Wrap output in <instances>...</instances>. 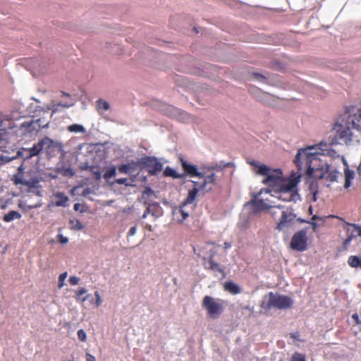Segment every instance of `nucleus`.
<instances>
[{
	"label": "nucleus",
	"mask_w": 361,
	"mask_h": 361,
	"mask_svg": "<svg viewBox=\"0 0 361 361\" xmlns=\"http://www.w3.org/2000/svg\"><path fill=\"white\" fill-rule=\"evenodd\" d=\"M334 142L322 141L317 145H310L298 149L294 159L297 168L302 171L307 167V173L312 175L319 179H325L329 182L337 181L339 172L336 169H332L325 161L318 158L319 155L328 156L332 158L338 157L336 151L332 149Z\"/></svg>",
	"instance_id": "nucleus-1"
},
{
	"label": "nucleus",
	"mask_w": 361,
	"mask_h": 361,
	"mask_svg": "<svg viewBox=\"0 0 361 361\" xmlns=\"http://www.w3.org/2000/svg\"><path fill=\"white\" fill-rule=\"evenodd\" d=\"M360 123H361V106L348 108L334 125L336 142L339 144H350L352 141V130H361Z\"/></svg>",
	"instance_id": "nucleus-2"
},
{
	"label": "nucleus",
	"mask_w": 361,
	"mask_h": 361,
	"mask_svg": "<svg viewBox=\"0 0 361 361\" xmlns=\"http://www.w3.org/2000/svg\"><path fill=\"white\" fill-rule=\"evenodd\" d=\"M271 191L269 188L262 189L260 191L253 195V198L244 204L245 208H249L250 215H257L262 211L277 208L283 209L284 206L282 204H276L274 200L269 198H259V197L264 194H269Z\"/></svg>",
	"instance_id": "nucleus-3"
},
{
	"label": "nucleus",
	"mask_w": 361,
	"mask_h": 361,
	"mask_svg": "<svg viewBox=\"0 0 361 361\" xmlns=\"http://www.w3.org/2000/svg\"><path fill=\"white\" fill-rule=\"evenodd\" d=\"M301 176V173L295 177L294 175H292L286 183L279 188L274 189V191L270 193L271 196L276 197L279 200H281L283 202H296L298 200H300V197L295 188L300 181Z\"/></svg>",
	"instance_id": "nucleus-4"
},
{
	"label": "nucleus",
	"mask_w": 361,
	"mask_h": 361,
	"mask_svg": "<svg viewBox=\"0 0 361 361\" xmlns=\"http://www.w3.org/2000/svg\"><path fill=\"white\" fill-rule=\"evenodd\" d=\"M293 304L294 301L290 297L277 293L269 292L264 297L262 307L264 310H271L272 308L287 310L291 308Z\"/></svg>",
	"instance_id": "nucleus-5"
},
{
	"label": "nucleus",
	"mask_w": 361,
	"mask_h": 361,
	"mask_svg": "<svg viewBox=\"0 0 361 361\" xmlns=\"http://www.w3.org/2000/svg\"><path fill=\"white\" fill-rule=\"evenodd\" d=\"M261 176H265V178L262 180V183L267 185L271 192L274 189L279 188L281 185L286 183L282 176V171L280 169H271L268 166V171L266 174H260Z\"/></svg>",
	"instance_id": "nucleus-6"
},
{
	"label": "nucleus",
	"mask_w": 361,
	"mask_h": 361,
	"mask_svg": "<svg viewBox=\"0 0 361 361\" xmlns=\"http://www.w3.org/2000/svg\"><path fill=\"white\" fill-rule=\"evenodd\" d=\"M224 301L221 299L214 298L209 295H206L203 298L202 307L212 318L219 317L224 310Z\"/></svg>",
	"instance_id": "nucleus-7"
},
{
	"label": "nucleus",
	"mask_w": 361,
	"mask_h": 361,
	"mask_svg": "<svg viewBox=\"0 0 361 361\" xmlns=\"http://www.w3.org/2000/svg\"><path fill=\"white\" fill-rule=\"evenodd\" d=\"M139 169H147L150 176H155L163 169V164L154 157L146 156L138 159Z\"/></svg>",
	"instance_id": "nucleus-8"
},
{
	"label": "nucleus",
	"mask_w": 361,
	"mask_h": 361,
	"mask_svg": "<svg viewBox=\"0 0 361 361\" xmlns=\"http://www.w3.org/2000/svg\"><path fill=\"white\" fill-rule=\"evenodd\" d=\"M307 229L296 232L292 237L290 247L293 250L302 252L307 249Z\"/></svg>",
	"instance_id": "nucleus-9"
},
{
	"label": "nucleus",
	"mask_w": 361,
	"mask_h": 361,
	"mask_svg": "<svg viewBox=\"0 0 361 361\" xmlns=\"http://www.w3.org/2000/svg\"><path fill=\"white\" fill-rule=\"evenodd\" d=\"M295 218L296 215L292 212L283 210L281 217L276 228L279 231H288L295 224Z\"/></svg>",
	"instance_id": "nucleus-10"
},
{
	"label": "nucleus",
	"mask_w": 361,
	"mask_h": 361,
	"mask_svg": "<svg viewBox=\"0 0 361 361\" xmlns=\"http://www.w3.org/2000/svg\"><path fill=\"white\" fill-rule=\"evenodd\" d=\"M159 110L169 116L177 118L180 121H185L188 117L185 111L166 103H161Z\"/></svg>",
	"instance_id": "nucleus-11"
},
{
	"label": "nucleus",
	"mask_w": 361,
	"mask_h": 361,
	"mask_svg": "<svg viewBox=\"0 0 361 361\" xmlns=\"http://www.w3.org/2000/svg\"><path fill=\"white\" fill-rule=\"evenodd\" d=\"M41 143L43 149H45L48 154H51L55 150H57L63 155L66 154V152L63 149V145L60 141L54 140L49 137H44L41 140Z\"/></svg>",
	"instance_id": "nucleus-12"
},
{
	"label": "nucleus",
	"mask_w": 361,
	"mask_h": 361,
	"mask_svg": "<svg viewBox=\"0 0 361 361\" xmlns=\"http://www.w3.org/2000/svg\"><path fill=\"white\" fill-rule=\"evenodd\" d=\"M74 104H75L74 102H71L70 104L61 103V102L56 103L54 101H52L50 105L47 106L45 107L37 106L36 111H42L44 113L47 114L49 112V111H51V114L49 116L50 119H51L52 118L53 115L59 111V106H61L63 108H69V107L74 106Z\"/></svg>",
	"instance_id": "nucleus-13"
},
{
	"label": "nucleus",
	"mask_w": 361,
	"mask_h": 361,
	"mask_svg": "<svg viewBox=\"0 0 361 361\" xmlns=\"http://www.w3.org/2000/svg\"><path fill=\"white\" fill-rule=\"evenodd\" d=\"M180 162L184 171V173L183 174H185V176H189L190 177L199 178L204 177V173L200 172L198 171L197 166L188 163L183 158H180Z\"/></svg>",
	"instance_id": "nucleus-14"
},
{
	"label": "nucleus",
	"mask_w": 361,
	"mask_h": 361,
	"mask_svg": "<svg viewBox=\"0 0 361 361\" xmlns=\"http://www.w3.org/2000/svg\"><path fill=\"white\" fill-rule=\"evenodd\" d=\"M20 128L31 135H36L41 129L34 116L20 124Z\"/></svg>",
	"instance_id": "nucleus-15"
},
{
	"label": "nucleus",
	"mask_w": 361,
	"mask_h": 361,
	"mask_svg": "<svg viewBox=\"0 0 361 361\" xmlns=\"http://www.w3.org/2000/svg\"><path fill=\"white\" fill-rule=\"evenodd\" d=\"M298 170L300 172L299 174L300 173L302 174V171H305V174L307 176V180L305 181V184L307 187V189H308L310 193L318 192L319 185H318L317 181L316 180V179H317V178L315 177L314 172H313L312 175H308L307 173V167H304L302 171H300L298 169ZM318 180H319V179L318 178Z\"/></svg>",
	"instance_id": "nucleus-16"
},
{
	"label": "nucleus",
	"mask_w": 361,
	"mask_h": 361,
	"mask_svg": "<svg viewBox=\"0 0 361 361\" xmlns=\"http://www.w3.org/2000/svg\"><path fill=\"white\" fill-rule=\"evenodd\" d=\"M137 169H139L138 159L135 161L121 164L118 167V170L120 173L130 175L137 171Z\"/></svg>",
	"instance_id": "nucleus-17"
},
{
	"label": "nucleus",
	"mask_w": 361,
	"mask_h": 361,
	"mask_svg": "<svg viewBox=\"0 0 361 361\" xmlns=\"http://www.w3.org/2000/svg\"><path fill=\"white\" fill-rule=\"evenodd\" d=\"M43 150L41 140L37 143L33 145L30 148L24 149L23 154H25V159H30L32 157L38 155Z\"/></svg>",
	"instance_id": "nucleus-18"
},
{
	"label": "nucleus",
	"mask_w": 361,
	"mask_h": 361,
	"mask_svg": "<svg viewBox=\"0 0 361 361\" xmlns=\"http://www.w3.org/2000/svg\"><path fill=\"white\" fill-rule=\"evenodd\" d=\"M202 178H204V181L201 183L200 189L206 192L210 191L212 189V185L214 184L216 181L215 173H212L207 176L204 173V177Z\"/></svg>",
	"instance_id": "nucleus-19"
},
{
	"label": "nucleus",
	"mask_w": 361,
	"mask_h": 361,
	"mask_svg": "<svg viewBox=\"0 0 361 361\" xmlns=\"http://www.w3.org/2000/svg\"><path fill=\"white\" fill-rule=\"evenodd\" d=\"M192 182L194 184L195 187L192 190H189L188 197L183 201L184 205L192 204L195 200L198 191L202 190L201 189H200V186L201 185V184H200L197 181Z\"/></svg>",
	"instance_id": "nucleus-20"
},
{
	"label": "nucleus",
	"mask_w": 361,
	"mask_h": 361,
	"mask_svg": "<svg viewBox=\"0 0 361 361\" xmlns=\"http://www.w3.org/2000/svg\"><path fill=\"white\" fill-rule=\"evenodd\" d=\"M247 163L255 168V173L258 175L266 174L268 171V166L264 164H261L257 160H250L247 161Z\"/></svg>",
	"instance_id": "nucleus-21"
},
{
	"label": "nucleus",
	"mask_w": 361,
	"mask_h": 361,
	"mask_svg": "<svg viewBox=\"0 0 361 361\" xmlns=\"http://www.w3.org/2000/svg\"><path fill=\"white\" fill-rule=\"evenodd\" d=\"M252 78L254 80L266 84H270L271 81L272 80L271 79V75L267 72H265L264 73H253Z\"/></svg>",
	"instance_id": "nucleus-22"
},
{
	"label": "nucleus",
	"mask_w": 361,
	"mask_h": 361,
	"mask_svg": "<svg viewBox=\"0 0 361 361\" xmlns=\"http://www.w3.org/2000/svg\"><path fill=\"white\" fill-rule=\"evenodd\" d=\"M224 289L233 295H237L241 292L240 286L233 281L226 282Z\"/></svg>",
	"instance_id": "nucleus-23"
},
{
	"label": "nucleus",
	"mask_w": 361,
	"mask_h": 361,
	"mask_svg": "<svg viewBox=\"0 0 361 361\" xmlns=\"http://www.w3.org/2000/svg\"><path fill=\"white\" fill-rule=\"evenodd\" d=\"M21 217H22V215L20 212H18L17 211L12 210V211H10L8 213L5 214L3 216L2 219L4 222L8 223L15 219H20Z\"/></svg>",
	"instance_id": "nucleus-24"
},
{
	"label": "nucleus",
	"mask_w": 361,
	"mask_h": 361,
	"mask_svg": "<svg viewBox=\"0 0 361 361\" xmlns=\"http://www.w3.org/2000/svg\"><path fill=\"white\" fill-rule=\"evenodd\" d=\"M55 197L57 200L54 204L56 207H66V203L68 201V197L66 196L63 192H58L55 194Z\"/></svg>",
	"instance_id": "nucleus-25"
},
{
	"label": "nucleus",
	"mask_w": 361,
	"mask_h": 361,
	"mask_svg": "<svg viewBox=\"0 0 361 361\" xmlns=\"http://www.w3.org/2000/svg\"><path fill=\"white\" fill-rule=\"evenodd\" d=\"M345 184L344 188H348L351 185V180L354 178L355 172L347 166L345 169Z\"/></svg>",
	"instance_id": "nucleus-26"
},
{
	"label": "nucleus",
	"mask_w": 361,
	"mask_h": 361,
	"mask_svg": "<svg viewBox=\"0 0 361 361\" xmlns=\"http://www.w3.org/2000/svg\"><path fill=\"white\" fill-rule=\"evenodd\" d=\"M164 175L167 177H172L173 178L180 179L185 178V174H180L177 173L173 169L167 166L164 171Z\"/></svg>",
	"instance_id": "nucleus-27"
},
{
	"label": "nucleus",
	"mask_w": 361,
	"mask_h": 361,
	"mask_svg": "<svg viewBox=\"0 0 361 361\" xmlns=\"http://www.w3.org/2000/svg\"><path fill=\"white\" fill-rule=\"evenodd\" d=\"M348 264L353 268H361V256H350L348 259Z\"/></svg>",
	"instance_id": "nucleus-28"
},
{
	"label": "nucleus",
	"mask_w": 361,
	"mask_h": 361,
	"mask_svg": "<svg viewBox=\"0 0 361 361\" xmlns=\"http://www.w3.org/2000/svg\"><path fill=\"white\" fill-rule=\"evenodd\" d=\"M109 108L110 105L106 101L102 99H99L97 101V109L100 115H103V111L109 110Z\"/></svg>",
	"instance_id": "nucleus-29"
},
{
	"label": "nucleus",
	"mask_w": 361,
	"mask_h": 361,
	"mask_svg": "<svg viewBox=\"0 0 361 361\" xmlns=\"http://www.w3.org/2000/svg\"><path fill=\"white\" fill-rule=\"evenodd\" d=\"M149 206H152L151 214L155 218H158L161 216V207L159 204L157 202H151L148 199Z\"/></svg>",
	"instance_id": "nucleus-30"
},
{
	"label": "nucleus",
	"mask_w": 361,
	"mask_h": 361,
	"mask_svg": "<svg viewBox=\"0 0 361 361\" xmlns=\"http://www.w3.org/2000/svg\"><path fill=\"white\" fill-rule=\"evenodd\" d=\"M57 172L65 177H73L75 175V171L71 167L58 168Z\"/></svg>",
	"instance_id": "nucleus-31"
},
{
	"label": "nucleus",
	"mask_w": 361,
	"mask_h": 361,
	"mask_svg": "<svg viewBox=\"0 0 361 361\" xmlns=\"http://www.w3.org/2000/svg\"><path fill=\"white\" fill-rule=\"evenodd\" d=\"M116 175V167L114 165L108 167L103 176L104 178L108 181V180Z\"/></svg>",
	"instance_id": "nucleus-32"
},
{
	"label": "nucleus",
	"mask_w": 361,
	"mask_h": 361,
	"mask_svg": "<svg viewBox=\"0 0 361 361\" xmlns=\"http://www.w3.org/2000/svg\"><path fill=\"white\" fill-rule=\"evenodd\" d=\"M68 130L71 133H85L86 132V130L85 127L80 124H73L69 126H68Z\"/></svg>",
	"instance_id": "nucleus-33"
},
{
	"label": "nucleus",
	"mask_w": 361,
	"mask_h": 361,
	"mask_svg": "<svg viewBox=\"0 0 361 361\" xmlns=\"http://www.w3.org/2000/svg\"><path fill=\"white\" fill-rule=\"evenodd\" d=\"M69 224L71 225V228L75 231H81L84 228L82 223L76 219H71L69 220Z\"/></svg>",
	"instance_id": "nucleus-34"
},
{
	"label": "nucleus",
	"mask_w": 361,
	"mask_h": 361,
	"mask_svg": "<svg viewBox=\"0 0 361 361\" xmlns=\"http://www.w3.org/2000/svg\"><path fill=\"white\" fill-rule=\"evenodd\" d=\"M35 120L37 122L40 129L48 128L49 127L50 118L47 120L44 117H41Z\"/></svg>",
	"instance_id": "nucleus-35"
},
{
	"label": "nucleus",
	"mask_w": 361,
	"mask_h": 361,
	"mask_svg": "<svg viewBox=\"0 0 361 361\" xmlns=\"http://www.w3.org/2000/svg\"><path fill=\"white\" fill-rule=\"evenodd\" d=\"M24 185L27 186L29 190L36 189V188H39V180L37 179H32L27 180L24 183Z\"/></svg>",
	"instance_id": "nucleus-36"
},
{
	"label": "nucleus",
	"mask_w": 361,
	"mask_h": 361,
	"mask_svg": "<svg viewBox=\"0 0 361 361\" xmlns=\"http://www.w3.org/2000/svg\"><path fill=\"white\" fill-rule=\"evenodd\" d=\"M208 264L209 265V268L212 270L215 271H219V272L223 271L222 269L221 268L220 264L215 262L213 259H209Z\"/></svg>",
	"instance_id": "nucleus-37"
},
{
	"label": "nucleus",
	"mask_w": 361,
	"mask_h": 361,
	"mask_svg": "<svg viewBox=\"0 0 361 361\" xmlns=\"http://www.w3.org/2000/svg\"><path fill=\"white\" fill-rule=\"evenodd\" d=\"M87 289L85 288H80L78 290L76 295H77V300H80L82 302H85L87 300L89 295H87L86 296L82 298V295L85 294L87 293Z\"/></svg>",
	"instance_id": "nucleus-38"
},
{
	"label": "nucleus",
	"mask_w": 361,
	"mask_h": 361,
	"mask_svg": "<svg viewBox=\"0 0 361 361\" xmlns=\"http://www.w3.org/2000/svg\"><path fill=\"white\" fill-rule=\"evenodd\" d=\"M151 196H154L157 197L155 192L149 186H145V190L142 192V197L143 198H149Z\"/></svg>",
	"instance_id": "nucleus-39"
},
{
	"label": "nucleus",
	"mask_w": 361,
	"mask_h": 361,
	"mask_svg": "<svg viewBox=\"0 0 361 361\" xmlns=\"http://www.w3.org/2000/svg\"><path fill=\"white\" fill-rule=\"evenodd\" d=\"M116 183L119 185H125L126 186L130 187V186H134V184L132 183H130L127 178H117L114 181Z\"/></svg>",
	"instance_id": "nucleus-40"
},
{
	"label": "nucleus",
	"mask_w": 361,
	"mask_h": 361,
	"mask_svg": "<svg viewBox=\"0 0 361 361\" xmlns=\"http://www.w3.org/2000/svg\"><path fill=\"white\" fill-rule=\"evenodd\" d=\"M290 361H306L305 355L295 353L291 357Z\"/></svg>",
	"instance_id": "nucleus-41"
},
{
	"label": "nucleus",
	"mask_w": 361,
	"mask_h": 361,
	"mask_svg": "<svg viewBox=\"0 0 361 361\" xmlns=\"http://www.w3.org/2000/svg\"><path fill=\"white\" fill-rule=\"evenodd\" d=\"M67 277V272L62 273L59 277V288H61L64 285V281Z\"/></svg>",
	"instance_id": "nucleus-42"
},
{
	"label": "nucleus",
	"mask_w": 361,
	"mask_h": 361,
	"mask_svg": "<svg viewBox=\"0 0 361 361\" xmlns=\"http://www.w3.org/2000/svg\"><path fill=\"white\" fill-rule=\"evenodd\" d=\"M78 338L81 341H85L87 338V335L85 331L83 329H80L77 332Z\"/></svg>",
	"instance_id": "nucleus-43"
},
{
	"label": "nucleus",
	"mask_w": 361,
	"mask_h": 361,
	"mask_svg": "<svg viewBox=\"0 0 361 361\" xmlns=\"http://www.w3.org/2000/svg\"><path fill=\"white\" fill-rule=\"evenodd\" d=\"M145 204H147V209H145L144 214L142 216V219H145L148 214H151V209H152V206H149L148 200H147L145 202Z\"/></svg>",
	"instance_id": "nucleus-44"
},
{
	"label": "nucleus",
	"mask_w": 361,
	"mask_h": 361,
	"mask_svg": "<svg viewBox=\"0 0 361 361\" xmlns=\"http://www.w3.org/2000/svg\"><path fill=\"white\" fill-rule=\"evenodd\" d=\"M93 175H94V178L96 180H100L102 178V172L99 170V168L98 167L97 169H95L93 172H92Z\"/></svg>",
	"instance_id": "nucleus-45"
},
{
	"label": "nucleus",
	"mask_w": 361,
	"mask_h": 361,
	"mask_svg": "<svg viewBox=\"0 0 361 361\" xmlns=\"http://www.w3.org/2000/svg\"><path fill=\"white\" fill-rule=\"evenodd\" d=\"M348 225L354 227L355 230L357 232V236L361 237V226L355 224H348Z\"/></svg>",
	"instance_id": "nucleus-46"
},
{
	"label": "nucleus",
	"mask_w": 361,
	"mask_h": 361,
	"mask_svg": "<svg viewBox=\"0 0 361 361\" xmlns=\"http://www.w3.org/2000/svg\"><path fill=\"white\" fill-rule=\"evenodd\" d=\"M185 205L183 204V203L182 204V205L180 206V212L182 214V216H183V219H186L188 216H189V214L188 212H186L185 209H184V207Z\"/></svg>",
	"instance_id": "nucleus-47"
},
{
	"label": "nucleus",
	"mask_w": 361,
	"mask_h": 361,
	"mask_svg": "<svg viewBox=\"0 0 361 361\" xmlns=\"http://www.w3.org/2000/svg\"><path fill=\"white\" fill-rule=\"evenodd\" d=\"M13 181L16 185L22 184L24 185V183L26 182V180H25L22 176H15Z\"/></svg>",
	"instance_id": "nucleus-48"
},
{
	"label": "nucleus",
	"mask_w": 361,
	"mask_h": 361,
	"mask_svg": "<svg viewBox=\"0 0 361 361\" xmlns=\"http://www.w3.org/2000/svg\"><path fill=\"white\" fill-rule=\"evenodd\" d=\"M79 281H80V279L78 277H77V276H71L69 278L70 283L71 285H73V286H75V285L78 284Z\"/></svg>",
	"instance_id": "nucleus-49"
},
{
	"label": "nucleus",
	"mask_w": 361,
	"mask_h": 361,
	"mask_svg": "<svg viewBox=\"0 0 361 361\" xmlns=\"http://www.w3.org/2000/svg\"><path fill=\"white\" fill-rule=\"evenodd\" d=\"M28 192H32L39 197L42 196V192L40 190H39V188H36V189L29 190Z\"/></svg>",
	"instance_id": "nucleus-50"
},
{
	"label": "nucleus",
	"mask_w": 361,
	"mask_h": 361,
	"mask_svg": "<svg viewBox=\"0 0 361 361\" xmlns=\"http://www.w3.org/2000/svg\"><path fill=\"white\" fill-rule=\"evenodd\" d=\"M58 238H59V241L61 244H66L68 242V238L67 237L63 236V235H61V234L59 235Z\"/></svg>",
	"instance_id": "nucleus-51"
},
{
	"label": "nucleus",
	"mask_w": 361,
	"mask_h": 361,
	"mask_svg": "<svg viewBox=\"0 0 361 361\" xmlns=\"http://www.w3.org/2000/svg\"><path fill=\"white\" fill-rule=\"evenodd\" d=\"M92 193V190L90 188H86L82 192V196L87 197L88 195Z\"/></svg>",
	"instance_id": "nucleus-52"
},
{
	"label": "nucleus",
	"mask_w": 361,
	"mask_h": 361,
	"mask_svg": "<svg viewBox=\"0 0 361 361\" xmlns=\"http://www.w3.org/2000/svg\"><path fill=\"white\" fill-rule=\"evenodd\" d=\"M79 168L82 171L88 170L90 168V164L87 162L81 163L79 166Z\"/></svg>",
	"instance_id": "nucleus-53"
},
{
	"label": "nucleus",
	"mask_w": 361,
	"mask_h": 361,
	"mask_svg": "<svg viewBox=\"0 0 361 361\" xmlns=\"http://www.w3.org/2000/svg\"><path fill=\"white\" fill-rule=\"evenodd\" d=\"M94 295H95L96 298H97V300H96V305L98 307V306H99V305H100V304H101V298H100V295H99V292H98V291H96V292L94 293Z\"/></svg>",
	"instance_id": "nucleus-54"
},
{
	"label": "nucleus",
	"mask_w": 361,
	"mask_h": 361,
	"mask_svg": "<svg viewBox=\"0 0 361 361\" xmlns=\"http://www.w3.org/2000/svg\"><path fill=\"white\" fill-rule=\"evenodd\" d=\"M326 217H321V216H319L317 215H314L312 217V221H314L315 220H319V221H321L322 223L324 222V219Z\"/></svg>",
	"instance_id": "nucleus-55"
},
{
	"label": "nucleus",
	"mask_w": 361,
	"mask_h": 361,
	"mask_svg": "<svg viewBox=\"0 0 361 361\" xmlns=\"http://www.w3.org/2000/svg\"><path fill=\"white\" fill-rule=\"evenodd\" d=\"M137 232V227L136 226H133L130 228L129 231H128V235H134Z\"/></svg>",
	"instance_id": "nucleus-56"
},
{
	"label": "nucleus",
	"mask_w": 361,
	"mask_h": 361,
	"mask_svg": "<svg viewBox=\"0 0 361 361\" xmlns=\"http://www.w3.org/2000/svg\"><path fill=\"white\" fill-rule=\"evenodd\" d=\"M80 207H81V204L80 203H75L73 207L74 210L80 211L81 213L85 212V211L84 209H80Z\"/></svg>",
	"instance_id": "nucleus-57"
},
{
	"label": "nucleus",
	"mask_w": 361,
	"mask_h": 361,
	"mask_svg": "<svg viewBox=\"0 0 361 361\" xmlns=\"http://www.w3.org/2000/svg\"><path fill=\"white\" fill-rule=\"evenodd\" d=\"M86 360L87 361H96L95 357L90 353L86 354Z\"/></svg>",
	"instance_id": "nucleus-58"
},
{
	"label": "nucleus",
	"mask_w": 361,
	"mask_h": 361,
	"mask_svg": "<svg viewBox=\"0 0 361 361\" xmlns=\"http://www.w3.org/2000/svg\"><path fill=\"white\" fill-rule=\"evenodd\" d=\"M352 318L355 321L357 324L361 323V321L359 319V316L357 313H355L352 315Z\"/></svg>",
	"instance_id": "nucleus-59"
},
{
	"label": "nucleus",
	"mask_w": 361,
	"mask_h": 361,
	"mask_svg": "<svg viewBox=\"0 0 361 361\" xmlns=\"http://www.w3.org/2000/svg\"><path fill=\"white\" fill-rule=\"evenodd\" d=\"M347 233H348V236L347 237L348 238H351V240L357 236V235L355 234L353 232H351L350 233V230L348 228L347 229Z\"/></svg>",
	"instance_id": "nucleus-60"
},
{
	"label": "nucleus",
	"mask_w": 361,
	"mask_h": 361,
	"mask_svg": "<svg viewBox=\"0 0 361 361\" xmlns=\"http://www.w3.org/2000/svg\"><path fill=\"white\" fill-rule=\"evenodd\" d=\"M6 129L5 128H0V142L2 140L3 137L6 135Z\"/></svg>",
	"instance_id": "nucleus-61"
},
{
	"label": "nucleus",
	"mask_w": 361,
	"mask_h": 361,
	"mask_svg": "<svg viewBox=\"0 0 361 361\" xmlns=\"http://www.w3.org/2000/svg\"><path fill=\"white\" fill-rule=\"evenodd\" d=\"M308 224H311V226H312V228H313L314 231H316V229L318 227V224L317 223H316L314 221H309Z\"/></svg>",
	"instance_id": "nucleus-62"
},
{
	"label": "nucleus",
	"mask_w": 361,
	"mask_h": 361,
	"mask_svg": "<svg viewBox=\"0 0 361 361\" xmlns=\"http://www.w3.org/2000/svg\"><path fill=\"white\" fill-rule=\"evenodd\" d=\"M138 173L137 174H135V175H133V173L131 174L130 176V183H132L133 184V183L137 180V176Z\"/></svg>",
	"instance_id": "nucleus-63"
},
{
	"label": "nucleus",
	"mask_w": 361,
	"mask_h": 361,
	"mask_svg": "<svg viewBox=\"0 0 361 361\" xmlns=\"http://www.w3.org/2000/svg\"><path fill=\"white\" fill-rule=\"evenodd\" d=\"M351 238H346V239L343 241V245L347 247L351 242Z\"/></svg>",
	"instance_id": "nucleus-64"
}]
</instances>
